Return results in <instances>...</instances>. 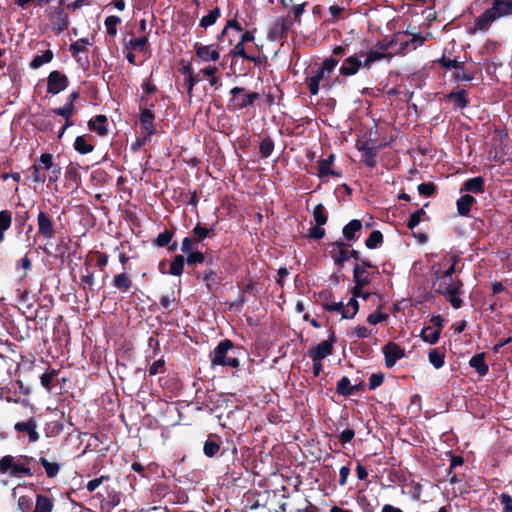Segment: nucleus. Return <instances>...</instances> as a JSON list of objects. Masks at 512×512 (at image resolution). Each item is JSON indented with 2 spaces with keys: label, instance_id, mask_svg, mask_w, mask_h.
Listing matches in <instances>:
<instances>
[{
  "label": "nucleus",
  "instance_id": "42",
  "mask_svg": "<svg viewBox=\"0 0 512 512\" xmlns=\"http://www.w3.org/2000/svg\"><path fill=\"white\" fill-rule=\"evenodd\" d=\"M88 39L81 38L77 41L73 42L69 46V50L72 53L73 56L78 55L79 53L84 52L87 49V46L89 45Z\"/></svg>",
  "mask_w": 512,
  "mask_h": 512
},
{
  "label": "nucleus",
  "instance_id": "21",
  "mask_svg": "<svg viewBox=\"0 0 512 512\" xmlns=\"http://www.w3.org/2000/svg\"><path fill=\"white\" fill-rule=\"evenodd\" d=\"M353 276L356 283V288L363 289L364 286L370 283V277L367 269L363 266L356 264L353 270Z\"/></svg>",
  "mask_w": 512,
  "mask_h": 512
},
{
  "label": "nucleus",
  "instance_id": "54",
  "mask_svg": "<svg viewBox=\"0 0 512 512\" xmlns=\"http://www.w3.org/2000/svg\"><path fill=\"white\" fill-rule=\"evenodd\" d=\"M220 449V446L215 441H206L204 444V454L207 457H213Z\"/></svg>",
  "mask_w": 512,
  "mask_h": 512
},
{
  "label": "nucleus",
  "instance_id": "35",
  "mask_svg": "<svg viewBox=\"0 0 512 512\" xmlns=\"http://www.w3.org/2000/svg\"><path fill=\"white\" fill-rule=\"evenodd\" d=\"M353 390L354 389L351 386L350 380L348 377L344 376L338 381L337 387H336V391L338 394L343 395V396H349L353 393Z\"/></svg>",
  "mask_w": 512,
  "mask_h": 512
},
{
  "label": "nucleus",
  "instance_id": "5",
  "mask_svg": "<svg viewBox=\"0 0 512 512\" xmlns=\"http://www.w3.org/2000/svg\"><path fill=\"white\" fill-rule=\"evenodd\" d=\"M21 458L12 455H6L0 458V473H9L11 477L22 478L23 476H31V470L24 463Z\"/></svg>",
  "mask_w": 512,
  "mask_h": 512
},
{
  "label": "nucleus",
  "instance_id": "23",
  "mask_svg": "<svg viewBox=\"0 0 512 512\" xmlns=\"http://www.w3.org/2000/svg\"><path fill=\"white\" fill-rule=\"evenodd\" d=\"M107 118L104 115H97L94 119H91L88 126L91 130L97 132L100 136L107 134Z\"/></svg>",
  "mask_w": 512,
  "mask_h": 512
},
{
  "label": "nucleus",
  "instance_id": "15",
  "mask_svg": "<svg viewBox=\"0 0 512 512\" xmlns=\"http://www.w3.org/2000/svg\"><path fill=\"white\" fill-rule=\"evenodd\" d=\"M385 355V364L387 367H393L395 363L404 357V350L395 343L387 344L383 349Z\"/></svg>",
  "mask_w": 512,
  "mask_h": 512
},
{
  "label": "nucleus",
  "instance_id": "9",
  "mask_svg": "<svg viewBox=\"0 0 512 512\" xmlns=\"http://www.w3.org/2000/svg\"><path fill=\"white\" fill-rule=\"evenodd\" d=\"M68 85V78L66 75L62 74L60 71L54 70L52 71L47 79V92L49 94H58L64 89H66Z\"/></svg>",
  "mask_w": 512,
  "mask_h": 512
},
{
  "label": "nucleus",
  "instance_id": "26",
  "mask_svg": "<svg viewBox=\"0 0 512 512\" xmlns=\"http://www.w3.org/2000/svg\"><path fill=\"white\" fill-rule=\"evenodd\" d=\"M53 52L51 50L44 51L41 55H36L30 63L32 69H38L44 64H47L53 59Z\"/></svg>",
  "mask_w": 512,
  "mask_h": 512
},
{
  "label": "nucleus",
  "instance_id": "53",
  "mask_svg": "<svg viewBox=\"0 0 512 512\" xmlns=\"http://www.w3.org/2000/svg\"><path fill=\"white\" fill-rule=\"evenodd\" d=\"M370 334H371V330L366 327H363V326L354 327L349 332V335L351 337H357V338H367L370 336Z\"/></svg>",
  "mask_w": 512,
  "mask_h": 512
},
{
  "label": "nucleus",
  "instance_id": "50",
  "mask_svg": "<svg viewBox=\"0 0 512 512\" xmlns=\"http://www.w3.org/2000/svg\"><path fill=\"white\" fill-rule=\"evenodd\" d=\"M57 375V372L55 370H52L50 372H46L41 375L40 382L41 385L49 392L51 391V382Z\"/></svg>",
  "mask_w": 512,
  "mask_h": 512
},
{
  "label": "nucleus",
  "instance_id": "41",
  "mask_svg": "<svg viewBox=\"0 0 512 512\" xmlns=\"http://www.w3.org/2000/svg\"><path fill=\"white\" fill-rule=\"evenodd\" d=\"M184 257L177 255L170 264L169 273L174 276H179L183 273Z\"/></svg>",
  "mask_w": 512,
  "mask_h": 512
},
{
  "label": "nucleus",
  "instance_id": "2",
  "mask_svg": "<svg viewBox=\"0 0 512 512\" xmlns=\"http://www.w3.org/2000/svg\"><path fill=\"white\" fill-rule=\"evenodd\" d=\"M510 16H512V0H493L491 7L474 20L470 33L487 32L495 21Z\"/></svg>",
  "mask_w": 512,
  "mask_h": 512
},
{
  "label": "nucleus",
  "instance_id": "24",
  "mask_svg": "<svg viewBox=\"0 0 512 512\" xmlns=\"http://www.w3.org/2000/svg\"><path fill=\"white\" fill-rule=\"evenodd\" d=\"M475 202V198L471 195H463L457 200V210L462 216L467 215L470 212L471 205Z\"/></svg>",
  "mask_w": 512,
  "mask_h": 512
},
{
  "label": "nucleus",
  "instance_id": "19",
  "mask_svg": "<svg viewBox=\"0 0 512 512\" xmlns=\"http://www.w3.org/2000/svg\"><path fill=\"white\" fill-rule=\"evenodd\" d=\"M469 365L473 368L480 376H485L488 373L489 367L485 363V354L479 353L474 355L469 360Z\"/></svg>",
  "mask_w": 512,
  "mask_h": 512
},
{
  "label": "nucleus",
  "instance_id": "13",
  "mask_svg": "<svg viewBox=\"0 0 512 512\" xmlns=\"http://www.w3.org/2000/svg\"><path fill=\"white\" fill-rule=\"evenodd\" d=\"M292 25L293 21L291 19L279 17L272 24L270 34L274 39H281L287 35Z\"/></svg>",
  "mask_w": 512,
  "mask_h": 512
},
{
  "label": "nucleus",
  "instance_id": "11",
  "mask_svg": "<svg viewBox=\"0 0 512 512\" xmlns=\"http://www.w3.org/2000/svg\"><path fill=\"white\" fill-rule=\"evenodd\" d=\"M38 233L45 239H52L55 236V229L52 219L44 212L40 211L37 216Z\"/></svg>",
  "mask_w": 512,
  "mask_h": 512
},
{
  "label": "nucleus",
  "instance_id": "6",
  "mask_svg": "<svg viewBox=\"0 0 512 512\" xmlns=\"http://www.w3.org/2000/svg\"><path fill=\"white\" fill-rule=\"evenodd\" d=\"M336 342L335 333L330 330L328 339L320 342L316 347L309 351V357L312 360H323L333 353V346Z\"/></svg>",
  "mask_w": 512,
  "mask_h": 512
},
{
  "label": "nucleus",
  "instance_id": "51",
  "mask_svg": "<svg viewBox=\"0 0 512 512\" xmlns=\"http://www.w3.org/2000/svg\"><path fill=\"white\" fill-rule=\"evenodd\" d=\"M12 223V217L9 211L2 210L0 211V229L3 231H7Z\"/></svg>",
  "mask_w": 512,
  "mask_h": 512
},
{
  "label": "nucleus",
  "instance_id": "28",
  "mask_svg": "<svg viewBox=\"0 0 512 512\" xmlns=\"http://www.w3.org/2000/svg\"><path fill=\"white\" fill-rule=\"evenodd\" d=\"M40 464L45 470L46 475L49 478H54L58 475L60 471V464L57 462H50L46 458L41 457L39 460Z\"/></svg>",
  "mask_w": 512,
  "mask_h": 512
},
{
  "label": "nucleus",
  "instance_id": "61",
  "mask_svg": "<svg viewBox=\"0 0 512 512\" xmlns=\"http://www.w3.org/2000/svg\"><path fill=\"white\" fill-rule=\"evenodd\" d=\"M386 317L387 315L381 312H373L370 315H368L367 322L370 323L371 325H376L385 320Z\"/></svg>",
  "mask_w": 512,
  "mask_h": 512
},
{
  "label": "nucleus",
  "instance_id": "57",
  "mask_svg": "<svg viewBox=\"0 0 512 512\" xmlns=\"http://www.w3.org/2000/svg\"><path fill=\"white\" fill-rule=\"evenodd\" d=\"M171 239H172V234L168 231H164L163 233H160L157 236V238L155 240V244L159 247H164L169 244Z\"/></svg>",
  "mask_w": 512,
  "mask_h": 512
},
{
  "label": "nucleus",
  "instance_id": "44",
  "mask_svg": "<svg viewBox=\"0 0 512 512\" xmlns=\"http://www.w3.org/2000/svg\"><path fill=\"white\" fill-rule=\"evenodd\" d=\"M448 98L452 100L458 107L464 108L468 104V100L466 98V94L463 90L451 92L448 95Z\"/></svg>",
  "mask_w": 512,
  "mask_h": 512
},
{
  "label": "nucleus",
  "instance_id": "60",
  "mask_svg": "<svg viewBox=\"0 0 512 512\" xmlns=\"http://www.w3.org/2000/svg\"><path fill=\"white\" fill-rule=\"evenodd\" d=\"M258 96L259 95L255 92L244 95L241 99H239V106L246 107L251 105L258 98Z\"/></svg>",
  "mask_w": 512,
  "mask_h": 512
},
{
  "label": "nucleus",
  "instance_id": "10",
  "mask_svg": "<svg viewBox=\"0 0 512 512\" xmlns=\"http://www.w3.org/2000/svg\"><path fill=\"white\" fill-rule=\"evenodd\" d=\"M14 430L18 433L26 434L31 443H35L40 439V435L37 432V422L33 417L24 422H17L14 425Z\"/></svg>",
  "mask_w": 512,
  "mask_h": 512
},
{
  "label": "nucleus",
  "instance_id": "17",
  "mask_svg": "<svg viewBox=\"0 0 512 512\" xmlns=\"http://www.w3.org/2000/svg\"><path fill=\"white\" fill-rule=\"evenodd\" d=\"M194 49L202 61H217L220 58L219 52L210 45L196 43Z\"/></svg>",
  "mask_w": 512,
  "mask_h": 512
},
{
  "label": "nucleus",
  "instance_id": "1",
  "mask_svg": "<svg viewBox=\"0 0 512 512\" xmlns=\"http://www.w3.org/2000/svg\"><path fill=\"white\" fill-rule=\"evenodd\" d=\"M456 263L455 256L446 255L440 262L433 265L432 269L435 275L433 287L437 293L446 297L454 309H459L462 305V300L459 297L462 294V282L452 277Z\"/></svg>",
  "mask_w": 512,
  "mask_h": 512
},
{
  "label": "nucleus",
  "instance_id": "43",
  "mask_svg": "<svg viewBox=\"0 0 512 512\" xmlns=\"http://www.w3.org/2000/svg\"><path fill=\"white\" fill-rule=\"evenodd\" d=\"M358 308H359V306H358L357 299H355V297H351L349 299V301L347 302V304L344 305V309H345L344 318H346V319L353 318L356 315Z\"/></svg>",
  "mask_w": 512,
  "mask_h": 512
},
{
  "label": "nucleus",
  "instance_id": "31",
  "mask_svg": "<svg viewBox=\"0 0 512 512\" xmlns=\"http://www.w3.org/2000/svg\"><path fill=\"white\" fill-rule=\"evenodd\" d=\"M114 286L120 291L126 292L131 288V280L126 273L118 274L113 280Z\"/></svg>",
  "mask_w": 512,
  "mask_h": 512
},
{
  "label": "nucleus",
  "instance_id": "7",
  "mask_svg": "<svg viewBox=\"0 0 512 512\" xmlns=\"http://www.w3.org/2000/svg\"><path fill=\"white\" fill-rule=\"evenodd\" d=\"M40 165V168L49 172L48 181L50 183L57 182L60 174L61 168L54 163L53 155L49 153H43L40 155L38 162L36 163Z\"/></svg>",
  "mask_w": 512,
  "mask_h": 512
},
{
  "label": "nucleus",
  "instance_id": "27",
  "mask_svg": "<svg viewBox=\"0 0 512 512\" xmlns=\"http://www.w3.org/2000/svg\"><path fill=\"white\" fill-rule=\"evenodd\" d=\"M53 502L44 495H37L36 505L33 512H52Z\"/></svg>",
  "mask_w": 512,
  "mask_h": 512
},
{
  "label": "nucleus",
  "instance_id": "45",
  "mask_svg": "<svg viewBox=\"0 0 512 512\" xmlns=\"http://www.w3.org/2000/svg\"><path fill=\"white\" fill-rule=\"evenodd\" d=\"M201 79L202 78L200 77V73H197L196 75L189 74V76L185 79V85L187 87V94H188L190 99L193 97V88H194V86L199 81H201Z\"/></svg>",
  "mask_w": 512,
  "mask_h": 512
},
{
  "label": "nucleus",
  "instance_id": "39",
  "mask_svg": "<svg viewBox=\"0 0 512 512\" xmlns=\"http://www.w3.org/2000/svg\"><path fill=\"white\" fill-rule=\"evenodd\" d=\"M313 218L315 224L325 225L327 223V214L323 204H317L313 209Z\"/></svg>",
  "mask_w": 512,
  "mask_h": 512
},
{
  "label": "nucleus",
  "instance_id": "22",
  "mask_svg": "<svg viewBox=\"0 0 512 512\" xmlns=\"http://www.w3.org/2000/svg\"><path fill=\"white\" fill-rule=\"evenodd\" d=\"M390 57H391L390 53L382 51L381 48H374V49H371L367 53L366 58L363 62V66L369 68L372 63H374L376 61H380L385 58H390Z\"/></svg>",
  "mask_w": 512,
  "mask_h": 512
},
{
  "label": "nucleus",
  "instance_id": "33",
  "mask_svg": "<svg viewBox=\"0 0 512 512\" xmlns=\"http://www.w3.org/2000/svg\"><path fill=\"white\" fill-rule=\"evenodd\" d=\"M221 11L218 7L211 10L207 15L203 16L200 20V26L203 28H208L215 24L217 19L220 17Z\"/></svg>",
  "mask_w": 512,
  "mask_h": 512
},
{
  "label": "nucleus",
  "instance_id": "18",
  "mask_svg": "<svg viewBox=\"0 0 512 512\" xmlns=\"http://www.w3.org/2000/svg\"><path fill=\"white\" fill-rule=\"evenodd\" d=\"M153 120H154V115L149 109H147V108L141 109L140 121L143 126L144 133H145L144 139L152 136L155 133V126H154Z\"/></svg>",
  "mask_w": 512,
  "mask_h": 512
},
{
  "label": "nucleus",
  "instance_id": "16",
  "mask_svg": "<svg viewBox=\"0 0 512 512\" xmlns=\"http://www.w3.org/2000/svg\"><path fill=\"white\" fill-rule=\"evenodd\" d=\"M330 253L334 262L339 265H343L350 259V251L347 249V245L342 241L334 242Z\"/></svg>",
  "mask_w": 512,
  "mask_h": 512
},
{
  "label": "nucleus",
  "instance_id": "36",
  "mask_svg": "<svg viewBox=\"0 0 512 512\" xmlns=\"http://www.w3.org/2000/svg\"><path fill=\"white\" fill-rule=\"evenodd\" d=\"M428 358L429 362L434 366L435 369H440L441 367H443L445 363L444 354L437 349H433L432 351H430Z\"/></svg>",
  "mask_w": 512,
  "mask_h": 512
},
{
  "label": "nucleus",
  "instance_id": "63",
  "mask_svg": "<svg viewBox=\"0 0 512 512\" xmlns=\"http://www.w3.org/2000/svg\"><path fill=\"white\" fill-rule=\"evenodd\" d=\"M164 369V361L163 360H157L152 363V365L149 367V375L153 376L158 373L163 372Z\"/></svg>",
  "mask_w": 512,
  "mask_h": 512
},
{
  "label": "nucleus",
  "instance_id": "32",
  "mask_svg": "<svg viewBox=\"0 0 512 512\" xmlns=\"http://www.w3.org/2000/svg\"><path fill=\"white\" fill-rule=\"evenodd\" d=\"M64 425L58 420L50 421L45 425V434L47 437H56L63 431Z\"/></svg>",
  "mask_w": 512,
  "mask_h": 512
},
{
  "label": "nucleus",
  "instance_id": "38",
  "mask_svg": "<svg viewBox=\"0 0 512 512\" xmlns=\"http://www.w3.org/2000/svg\"><path fill=\"white\" fill-rule=\"evenodd\" d=\"M148 43V37L146 35L138 38H131L126 43V47L130 50H144Z\"/></svg>",
  "mask_w": 512,
  "mask_h": 512
},
{
  "label": "nucleus",
  "instance_id": "25",
  "mask_svg": "<svg viewBox=\"0 0 512 512\" xmlns=\"http://www.w3.org/2000/svg\"><path fill=\"white\" fill-rule=\"evenodd\" d=\"M484 189V180L482 177H474L468 179L464 183V190L473 193L483 192Z\"/></svg>",
  "mask_w": 512,
  "mask_h": 512
},
{
  "label": "nucleus",
  "instance_id": "62",
  "mask_svg": "<svg viewBox=\"0 0 512 512\" xmlns=\"http://www.w3.org/2000/svg\"><path fill=\"white\" fill-rule=\"evenodd\" d=\"M204 261V255L201 252H190L187 257L188 264H197Z\"/></svg>",
  "mask_w": 512,
  "mask_h": 512
},
{
  "label": "nucleus",
  "instance_id": "48",
  "mask_svg": "<svg viewBox=\"0 0 512 512\" xmlns=\"http://www.w3.org/2000/svg\"><path fill=\"white\" fill-rule=\"evenodd\" d=\"M324 225L315 224L308 230V237L315 240H320L325 236Z\"/></svg>",
  "mask_w": 512,
  "mask_h": 512
},
{
  "label": "nucleus",
  "instance_id": "3",
  "mask_svg": "<svg viewBox=\"0 0 512 512\" xmlns=\"http://www.w3.org/2000/svg\"><path fill=\"white\" fill-rule=\"evenodd\" d=\"M339 60L333 57L326 58L322 65L314 71L313 75L306 79V83L311 95H317L322 88L330 89L333 86L331 82V75L338 65Z\"/></svg>",
  "mask_w": 512,
  "mask_h": 512
},
{
  "label": "nucleus",
  "instance_id": "12",
  "mask_svg": "<svg viewBox=\"0 0 512 512\" xmlns=\"http://www.w3.org/2000/svg\"><path fill=\"white\" fill-rule=\"evenodd\" d=\"M357 148L362 154L364 163L368 167L374 168L376 165V155H377L376 147L368 141H363V142H359L357 144Z\"/></svg>",
  "mask_w": 512,
  "mask_h": 512
},
{
  "label": "nucleus",
  "instance_id": "29",
  "mask_svg": "<svg viewBox=\"0 0 512 512\" xmlns=\"http://www.w3.org/2000/svg\"><path fill=\"white\" fill-rule=\"evenodd\" d=\"M93 145L88 142L86 136H77L74 141V149L80 154H88L93 151Z\"/></svg>",
  "mask_w": 512,
  "mask_h": 512
},
{
  "label": "nucleus",
  "instance_id": "47",
  "mask_svg": "<svg viewBox=\"0 0 512 512\" xmlns=\"http://www.w3.org/2000/svg\"><path fill=\"white\" fill-rule=\"evenodd\" d=\"M74 111V104L72 102H67L63 107L56 108L53 110V113L59 116H62L65 119H69Z\"/></svg>",
  "mask_w": 512,
  "mask_h": 512
},
{
  "label": "nucleus",
  "instance_id": "20",
  "mask_svg": "<svg viewBox=\"0 0 512 512\" xmlns=\"http://www.w3.org/2000/svg\"><path fill=\"white\" fill-rule=\"evenodd\" d=\"M362 229V223L360 220L353 219L343 228V237L347 241H354L357 237L356 234Z\"/></svg>",
  "mask_w": 512,
  "mask_h": 512
},
{
  "label": "nucleus",
  "instance_id": "37",
  "mask_svg": "<svg viewBox=\"0 0 512 512\" xmlns=\"http://www.w3.org/2000/svg\"><path fill=\"white\" fill-rule=\"evenodd\" d=\"M121 23V18L115 15L108 16L105 21L106 31L110 36L117 34V25Z\"/></svg>",
  "mask_w": 512,
  "mask_h": 512
},
{
  "label": "nucleus",
  "instance_id": "58",
  "mask_svg": "<svg viewBox=\"0 0 512 512\" xmlns=\"http://www.w3.org/2000/svg\"><path fill=\"white\" fill-rule=\"evenodd\" d=\"M32 499L29 496H21L18 499V508L22 512H28L32 506Z\"/></svg>",
  "mask_w": 512,
  "mask_h": 512
},
{
  "label": "nucleus",
  "instance_id": "14",
  "mask_svg": "<svg viewBox=\"0 0 512 512\" xmlns=\"http://www.w3.org/2000/svg\"><path fill=\"white\" fill-rule=\"evenodd\" d=\"M363 65V62L357 55H352L347 57L341 67L339 68V75L342 76H352L355 75L360 67Z\"/></svg>",
  "mask_w": 512,
  "mask_h": 512
},
{
  "label": "nucleus",
  "instance_id": "34",
  "mask_svg": "<svg viewBox=\"0 0 512 512\" xmlns=\"http://www.w3.org/2000/svg\"><path fill=\"white\" fill-rule=\"evenodd\" d=\"M440 332V328L426 327L422 330L421 337L425 342L435 344L439 340Z\"/></svg>",
  "mask_w": 512,
  "mask_h": 512
},
{
  "label": "nucleus",
  "instance_id": "30",
  "mask_svg": "<svg viewBox=\"0 0 512 512\" xmlns=\"http://www.w3.org/2000/svg\"><path fill=\"white\" fill-rule=\"evenodd\" d=\"M334 162V155H330L328 158L323 159L319 162L318 165V174L320 177L335 175V172L331 169V166Z\"/></svg>",
  "mask_w": 512,
  "mask_h": 512
},
{
  "label": "nucleus",
  "instance_id": "59",
  "mask_svg": "<svg viewBox=\"0 0 512 512\" xmlns=\"http://www.w3.org/2000/svg\"><path fill=\"white\" fill-rule=\"evenodd\" d=\"M418 191L421 195L431 196L435 191V185L433 183H421L418 186Z\"/></svg>",
  "mask_w": 512,
  "mask_h": 512
},
{
  "label": "nucleus",
  "instance_id": "64",
  "mask_svg": "<svg viewBox=\"0 0 512 512\" xmlns=\"http://www.w3.org/2000/svg\"><path fill=\"white\" fill-rule=\"evenodd\" d=\"M383 383V376L381 374H372L369 378V388L375 389Z\"/></svg>",
  "mask_w": 512,
  "mask_h": 512
},
{
  "label": "nucleus",
  "instance_id": "56",
  "mask_svg": "<svg viewBox=\"0 0 512 512\" xmlns=\"http://www.w3.org/2000/svg\"><path fill=\"white\" fill-rule=\"evenodd\" d=\"M209 232H210L209 229L202 227L200 224H197L193 229V233L195 235V240L198 242L205 239L209 235Z\"/></svg>",
  "mask_w": 512,
  "mask_h": 512
},
{
  "label": "nucleus",
  "instance_id": "40",
  "mask_svg": "<svg viewBox=\"0 0 512 512\" xmlns=\"http://www.w3.org/2000/svg\"><path fill=\"white\" fill-rule=\"evenodd\" d=\"M383 241V235L380 231L374 230L365 241V245L369 249L377 248Z\"/></svg>",
  "mask_w": 512,
  "mask_h": 512
},
{
  "label": "nucleus",
  "instance_id": "52",
  "mask_svg": "<svg viewBox=\"0 0 512 512\" xmlns=\"http://www.w3.org/2000/svg\"><path fill=\"white\" fill-rule=\"evenodd\" d=\"M41 170L42 169L40 168V165H38L36 163L33 164L30 168L32 178L35 183H43L47 179L46 176L41 173Z\"/></svg>",
  "mask_w": 512,
  "mask_h": 512
},
{
  "label": "nucleus",
  "instance_id": "8",
  "mask_svg": "<svg viewBox=\"0 0 512 512\" xmlns=\"http://www.w3.org/2000/svg\"><path fill=\"white\" fill-rule=\"evenodd\" d=\"M48 17L52 29L58 34L66 30L69 26L68 15L65 14L64 10L59 6L50 8Z\"/></svg>",
  "mask_w": 512,
  "mask_h": 512
},
{
  "label": "nucleus",
  "instance_id": "55",
  "mask_svg": "<svg viewBox=\"0 0 512 512\" xmlns=\"http://www.w3.org/2000/svg\"><path fill=\"white\" fill-rule=\"evenodd\" d=\"M107 480H109V476H107V475H102L99 478L90 480L86 485V489L89 492H94L103 482H105Z\"/></svg>",
  "mask_w": 512,
  "mask_h": 512
},
{
  "label": "nucleus",
  "instance_id": "4",
  "mask_svg": "<svg viewBox=\"0 0 512 512\" xmlns=\"http://www.w3.org/2000/svg\"><path fill=\"white\" fill-rule=\"evenodd\" d=\"M233 348L232 341L226 339L218 343L214 350L210 353L211 367L229 366L237 368L239 360L236 357L229 356V351Z\"/></svg>",
  "mask_w": 512,
  "mask_h": 512
},
{
  "label": "nucleus",
  "instance_id": "49",
  "mask_svg": "<svg viewBox=\"0 0 512 512\" xmlns=\"http://www.w3.org/2000/svg\"><path fill=\"white\" fill-rule=\"evenodd\" d=\"M424 215H425V211L423 208L414 212L410 216V219L408 220V223H407L408 228L414 229L416 226H418L422 220V216H424Z\"/></svg>",
  "mask_w": 512,
  "mask_h": 512
},
{
  "label": "nucleus",
  "instance_id": "46",
  "mask_svg": "<svg viewBox=\"0 0 512 512\" xmlns=\"http://www.w3.org/2000/svg\"><path fill=\"white\" fill-rule=\"evenodd\" d=\"M274 150V143L270 138H264L260 143V153L263 157H269Z\"/></svg>",
  "mask_w": 512,
  "mask_h": 512
}]
</instances>
